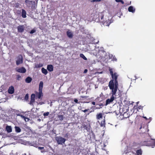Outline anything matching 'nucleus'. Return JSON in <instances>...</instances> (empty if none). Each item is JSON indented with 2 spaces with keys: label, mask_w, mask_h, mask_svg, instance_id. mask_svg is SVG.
Instances as JSON below:
<instances>
[{
  "label": "nucleus",
  "mask_w": 155,
  "mask_h": 155,
  "mask_svg": "<svg viewBox=\"0 0 155 155\" xmlns=\"http://www.w3.org/2000/svg\"><path fill=\"white\" fill-rule=\"evenodd\" d=\"M126 114V113H124V115L125 114Z\"/></svg>",
  "instance_id": "obj_50"
},
{
  "label": "nucleus",
  "mask_w": 155,
  "mask_h": 155,
  "mask_svg": "<svg viewBox=\"0 0 155 155\" xmlns=\"http://www.w3.org/2000/svg\"><path fill=\"white\" fill-rule=\"evenodd\" d=\"M23 62V58L22 56L20 55H19L17 58L16 61V64L18 65L21 64Z\"/></svg>",
  "instance_id": "obj_5"
},
{
  "label": "nucleus",
  "mask_w": 155,
  "mask_h": 155,
  "mask_svg": "<svg viewBox=\"0 0 155 155\" xmlns=\"http://www.w3.org/2000/svg\"><path fill=\"white\" fill-rule=\"evenodd\" d=\"M98 98H99V97H98L95 100H97V101H98Z\"/></svg>",
  "instance_id": "obj_45"
},
{
  "label": "nucleus",
  "mask_w": 155,
  "mask_h": 155,
  "mask_svg": "<svg viewBox=\"0 0 155 155\" xmlns=\"http://www.w3.org/2000/svg\"><path fill=\"white\" fill-rule=\"evenodd\" d=\"M97 109H99L100 108V107H98L97 108Z\"/></svg>",
  "instance_id": "obj_49"
},
{
  "label": "nucleus",
  "mask_w": 155,
  "mask_h": 155,
  "mask_svg": "<svg viewBox=\"0 0 155 155\" xmlns=\"http://www.w3.org/2000/svg\"><path fill=\"white\" fill-rule=\"evenodd\" d=\"M88 110L87 109H85L84 110H83V111L84 112H86V111H87Z\"/></svg>",
  "instance_id": "obj_40"
},
{
  "label": "nucleus",
  "mask_w": 155,
  "mask_h": 155,
  "mask_svg": "<svg viewBox=\"0 0 155 155\" xmlns=\"http://www.w3.org/2000/svg\"><path fill=\"white\" fill-rule=\"evenodd\" d=\"M55 139L59 144H62L63 143H64L66 141L65 139L61 137H56Z\"/></svg>",
  "instance_id": "obj_3"
},
{
  "label": "nucleus",
  "mask_w": 155,
  "mask_h": 155,
  "mask_svg": "<svg viewBox=\"0 0 155 155\" xmlns=\"http://www.w3.org/2000/svg\"><path fill=\"white\" fill-rule=\"evenodd\" d=\"M97 48H95V49H94L96 51H97Z\"/></svg>",
  "instance_id": "obj_47"
},
{
  "label": "nucleus",
  "mask_w": 155,
  "mask_h": 155,
  "mask_svg": "<svg viewBox=\"0 0 155 155\" xmlns=\"http://www.w3.org/2000/svg\"><path fill=\"white\" fill-rule=\"evenodd\" d=\"M80 57L83 58L84 60H87V58L85 56L82 54H80Z\"/></svg>",
  "instance_id": "obj_23"
},
{
  "label": "nucleus",
  "mask_w": 155,
  "mask_h": 155,
  "mask_svg": "<svg viewBox=\"0 0 155 155\" xmlns=\"http://www.w3.org/2000/svg\"><path fill=\"white\" fill-rule=\"evenodd\" d=\"M92 104L93 105H95V102H92Z\"/></svg>",
  "instance_id": "obj_41"
},
{
  "label": "nucleus",
  "mask_w": 155,
  "mask_h": 155,
  "mask_svg": "<svg viewBox=\"0 0 155 155\" xmlns=\"http://www.w3.org/2000/svg\"><path fill=\"white\" fill-rule=\"evenodd\" d=\"M97 109H99L100 108V107H98L97 108Z\"/></svg>",
  "instance_id": "obj_48"
},
{
  "label": "nucleus",
  "mask_w": 155,
  "mask_h": 155,
  "mask_svg": "<svg viewBox=\"0 0 155 155\" xmlns=\"http://www.w3.org/2000/svg\"><path fill=\"white\" fill-rule=\"evenodd\" d=\"M36 95H37L38 98L39 99H41V97L43 96V94L42 92V91H39V92L37 93L36 94Z\"/></svg>",
  "instance_id": "obj_16"
},
{
  "label": "nucleus",
  "mask_w": 155,
  "mask_h": 155,
  "mask_svg": "<svg viewBox=\"0 0 155 155\" xmlns=\"http://www.w3.org/2000/svg\"><path fill=\"white\" fill-rule=\"evenodd\" d=\"M105 125V122L104 120L103 121H102L101 124V127H104Z\"/></svg>",
  "instance_id": "obj_26"
},
{
  "label": "nucleus",
  "mask_w": 155,
  "mask_h": 155,
  "mask_svg": "<svg viewBox=\"0 0 155 155\" xmlns=\"http://www.w3.org/2000/svg\"><path fill=\"white\" fill-rule=\"evenodd\" d=\"M38 149L40 150H42L44 149V147H38Z\"/></svg>",
  "instance_id": "obj_35"
},
{
  "label": "nucleus",
  "mask_w": 155,
  "mask_h": 155,
  "mask_svg": "<svg viewBox=\"0 0 155 155\" xmlns=\"http://www.w3.org/2000/svg\"><path fill=\"white\" fill-rule=\"evenodd\" d=\"M10 155H16L15 154H13L12 153H11L10 154Z\"/></svg>",
  "instance_id": "obj_44"
},
{
  "label": "nucleus",
  "mask_w": 155,
  "mask_h": 155,
  "mask_svg": "<svg viewBox=\"0 0 155 155\" xmlns=\"http://www.w3.org/2000/svg\"><path fill=\"white\" fill-rule=\"evenodd\" d=\"M143 118H145V119H146V120H147V118L146 117H143Z\"/></svg>",
  "instance_id": "obj_46"
},
{
  "label": "nucleus",
  "mask_w": 155,
  "mask_h": 155,
  "mask_svg": "<svg viewBox=\"0 0 155 155\" xmlns=\"http://www.w3.org/2000/svg\"><path fill=\"white\" fill-rule=\"evenodd\" d=\"M137 155H141L142 154V151L141 150H138L136 152Z\"/></svg>",
  "instance_id": "obj_25"
},
{
  "label": "nucleus",
  "mask_w": 155,
  "mask_h": 155,
  "mask_svg": "<svg viewBox=\"0 0 155 155\" xmlns=\"http://www.w3.org/2000/svg\"><path fill=\"white\" fill-rule=\"evenodd\" d=\"M1 134L0 133V134Z\"/></svg>",
  "instance_id": "obj_55"
},
{
  "label": "nucleus",
  "mask_w": 155,
  "mask_h": 155,
  "mask_svg": "<svg viewBox=\"0 0 155 155\" xmlns=\"http://www.w3.org/2000/svg\"><path fill=\"white\" fill-rule=\"evenodd\" d=\"M45 152H46V151L45 149L41 150V153H44Z\"/></svg>",
  "instance_id": "obj_38"
},
{
  "label": "nucleus",
  "mask_w": 155,
  "mask_h": 155,
  "mask_svg": "<svg viewBox=\"0 0 155 155\" xmlns=\"http://www.w3.org/2000/svg\"><path fill=\"white\" fill-rule=\"evenodd\" d=\"M41 71L42 73L45 75H46L48 73V71L47 70L44 68H42Z\"/></svg>",
  "instance_id": "obj_22"
},
{
  "label": "nucleus",
  "mask_w": 155,
  "mask_h": 155,
  "mask_svg": "<svg viewBox=\"0 0 155 155\" xmlns=\"http://www.w3.org/2000/svg\"><path fill=\"white\" fill-rule=\"evenodd\" d=\"M35 31H36L35 30L33 29L30 32V33L31 34H33V33H34L35 32Z\"/></svg>",
  "instance_id": "obj_31"
},
{
  "label": "nucleus",
  "mask_w": 155,
  "mask_h": 155,
  "mask_svg": "<svg viewBox=\"0 0 155 155\" xmlns=\"http://www.w3.org/2000/svg\"><path fill=\"white\" fill-rule=\"evenodd\" d=\"M24 119L26 122L28 121L29 120V119L28 118L26 117Z\"/></svg>",
  "instance_id": "obj_36"
},
{
  "label": "nucleus",
  "mask_w": 155,
  "mask_h": 155,
  "mask_svg": "<svg viewBox=\"0 0 155 155\" xmlns=\"http://www.w3.org/2000/svg\"><path fill=\"white\" fill-rule=\"evenodd\" d=\"M49 113L48 112H46L45 113H44L43 114V115L45 117L47 116L49 114Z\"/></svg>",
  "instance_id": "obj_27"
},
{
  "label": "nucleus",
  "mask_w": 155,
  "mask_h": 155,
  "mask_svg": "<svg viewBox=\"0 0 155 155\" xmlns=\"http://www.w3.org/2000/svg\"><path fill=\"white\" fill-rule=\"evenodd\" d=\"M103 117V114L100 113L96 115V118L97 119H100Z\"/></svg>",
  "instance_id": "obj_20"
},
{
  "label": "nucleus",
  "mask_w": 155,
  "mask_h": 155,
  "mask_svg": "<svg viewBox=\"0 0 155 155\" xmlns=\"http://www.w3.org/2000/svg\"><path fill=\"white\" fill-rule=\"evenodd\" d=\"M28 98V94H27L25 97V99L26 100H27Z\"/></svg>",
  "instance_id": "obj_30"
},
{
  "label": "nucleus",
  "mask_w": 155,
  "mask_h": 155,
  "mask_svg": "<svg viewBox=\"0 0 155 155\" xmlns=\"http://www.w3.org/2000/svg\"><path fill=\"white\" fill-rule=\"evenodd\" d=\"M64 119V117L63 115H58L57 117L55 118V120L57 121L60 120L62 121Z\"/></svg>",
  "instance_id": "obj_12"
},
{
  "label": "nucleus",
  "mask_w": 155,
  "mask_h": 155,
  "mask_svg": "<svg viewBox=\"0 0 155 155\" xmlns=\"http://www.w3.org/2000/svg\"><path fill=\"white\" fill-rule=\"evenodd\" d=\"M104 16V14L102 13H100L99 14L98 16L99 17V18L98 21L100 22H102Z\"/></svg>",
  "instance_id": "obj_10"
},
{
  "label": "nucleus",
  "mask_w": 155,
  "mask_h": 155,
  "mask_svg": "<svg viewBox=\"0 0 155 155\" xmlns=\"http://www.w3.org/2000/svg\"><path fill=\"white\" fill-rule=\"evenodd\" d=\"M137 79V78H136V79Z\"/></svg>",
  "instance_id": "obj_54"
},
{
  "label": "nucleus",
  "mask_w": 155,
  "mask_h": 155,
  "mask_svg": "<svg viewBox=\"0 0 155 155\" xmlns=\"http://www.w3.org/2000/svg\"><path fill=\"white\" fill-rule=\"evenodd\" d=\"M74 101L75 102L78 103V100L77 99H75L74 100Z\"/></svg>",
  "instance_id": "obj_37"
},
{
  "label": "nucleus",
  "mask_w": 155,
  "mask_h": 155,
  "mask_svg": "<svg viewBox=\"0 0 155 155\" xmlns=\"http://www.w3.org/2000/svg\"><path fill=\"white\" fill-rule=\"evenodd\" d=\"M91 45H93L92 44Z\"/></svg>",
  "instance_id": "obj_52"
},
{
  "label": "nucleus",
  "mask_w": 155,
  "mask_h": 155,
  "mask_svg": "<svg viewBox=\"0 0 155 155\" xmlns=\"http://www.w3.org/2000/svg\"><path fill=\"white\" fill-rule=\"evenodd\" d=\"M2 153L1 151H0V155H2Z\"/></svg>",
  "instance_id": "obj_43"
},
{
  "label": "nucleus",
  "mask_w": 155,
  "mask_h": 155,
  "mask_svg": "<svg viewBox=\"0 0 155 155\" xmlns=\"http://www.w3.org/2000/svg\"><path fill=\"white\" fill-rule=\"evenodd\" d=\"M47 69L50 72L52 71L53 70V66L51 64L48 65L47 66Z\"/></svg>",
  "instance_id": "obj_15"
},
{
  "label": "nucleus",
  "mask_w": 155,
  "mask_h": 155,
  "mask_svg": "<svg viewBox=\"0 0 155 155\" xmlns=\"http://www.w3.org/2000/svg\"><path fill=\"white\" fill-rule=\"evenodd\" d=\"M105 58L108 60L111 59V60L114 61H117V59L114 56H113L112 54L109 53H106L105 56Z\"/></svg>",
  "instance_id": "obj_4"
},
{
  "label": "nucleus",
  "mask_w": 155,
  "mask_h": 155,
  "mask_svg": "<svg viewBox=\"0 0 155 155\" xmlns=\"http://www.w3.org/2000/svg\"><path fill=\"white\" fill-rule=\"evenodd\" d=\"M6 130L8 133H10L12 131V128L10 126H6Z\"/></svg>",
  "instance_id": "obj_19"
},
{
  "label": "nucleus",
  "mask_w": 155,
  "mask_h": 155,
  "mask_svg": "<svg viewBox=\"0 0 155 155\" xmlns=\"http://www.w3.org/2000/svg\"><path fill=\"white\" fill-rule=\"evenodd\" d=\"M128 11L130 12H131L132 13H134L135 12V8L133 6H130L128 8Z\"/></svg>",
  "instance_id": "obj_13"
},
{
  "label": "nucleus",
  "mask_w": 155,
  "mask_h": 155,
  "mask_svg": "<svg viewBox=\"0 0 155 155\" xmlns=\"http://www.w3.org/2000/svg\"><path fill=\"white\" fill-rule=\"evenodd\" d=\"M32 78L30 77H28L25 80V81L27 83H30L32 81Z\"/></svg>",
  "instance_id": "obj_21"
},
{
  "label": "nucleus",
  "mask_w": 155,
  "mask_h": 155,
  "mask_svg": "<svg viewBox=\"0 0 155 155\" xmlns=\"http://www.w3.org/2000/svg\"><path fill=\"white\" fill-rule=\"evenodd\" d=\"M14 92V87L13 86L9 87L8 90V92L10 94H12Z\"/></svg>",
  "instance_id": "obj_14"
},
{
  "label": "nucleus",
  "mask_w": 155,
  "mask_h": 155,
  "mask_svg": "<svg viewBox=\"0 0 155 155\" xmlns=\"http://www.w3.org/2000/svg\"><path fill=\"white\" fill-rule=\"evenodd\" d=\"M91 50H93L92 49H91Z\"/></svg>",
  "instance_id": "obj_53"
},
{
  "label": "nucleus",
  "mask_w": 155,
  "mask_h": 155,
  "mask_svg": "<svg viewBox=\"0 0 155 155\" xmlns=\"http://www.w3.org/2000/svg\"><path fill=\"white\" fill-rule=\"evenodd\" d=\"M21 78V76L20 75H17V79L18 80H19Z\"/></svg>",
  "instance_id": "obj_34"
},
{
  "label": "nucleus",
  "mask_w": 155,
  "mask_h": 155,
  "mask_svg": "<svg viewBox=\"0 0 155 155\" xmlns=\"http://www.w3.org/2000/svg\"><path fill=\"white\" fill-rule=\"evenodd\" d=\"M110 73L112 76V79L109 82L108 86L111 90V94H112L110 99H108L106 101V105L112 103L114 100L115 97L116 96V92L118 89V83L117 81V75L116 73L113 74L112 69L109 70Z\"/></svg>",
  "instance_id": "obj_1"
},
{
  "label": "nucleus",
  "mask_w": 155,
  "mask_h": 155,
  "mask_svg": "<svg viewBox=\"0 0 155 155\" xmlns=\"http://www.w3.org/2000/svg\"><path fill=\"white\" fill-rule=\"evenodd\" d=\"M87 69H85L84 70V73H87Z\"/></svg>",
  "instance_id": "obj_39"
},
{
  "label": "nucleus",
  "mask_w": 155,
  "mask_h": 155,
  "mask_svg": "<svg viewBox=\"0 0 155 155\" xmlns=\"http://www.w3.org/2000/svg\"><path fill=\"white\" fill-rule=\"evenodd\" d=\"M143 145L146 146H151L152 148H153L155 146V139H150L144 141L143 143Z\"/></svg>",
  "instance_id": "obj_2"
},
{
  "label": "nucleus",
  "mask_w": 155,
  "mask_h": 155,
  "mask_svg": "<svg viewBox=\"0 0 155 155\" xmlns=\"http://www.w3.org/2000/svg\"><path fill=\"white\" fill-rule=\"evenodd\" d=\"M18 116H20V117H21V118L23 119H24L26 117H25V116L22 115H21L20 114H18Z\"/></svg>",
  "instance_id": "obj_33"
},
{
  "label": "nucleus",
  "mask_w": 155,
  "mask_h": 155,
  "mask_svg": "<svg viewBox=\"0 0 155 155\" xmlns=\"http://www.w3.org/2000/svg\"><path fill=\"white\" fill-rule=\"evenodd\" d=\"M16 70L18 72L21 73H25L26 71V69L24 67L17 68L16 69Z\"/></svg>",
  "instance_id": "obj_7"
},
{
  "label": "nucleus",
  "mask_w": 155,
  "mask_h": 155,
  "mask_svg": "<svg viewBox=\"0 0 155 155\" xmlns=\"http://www.w3.org/2000/svg\"><path fill=\"white\" fill-rule=\"evenodd\" d=\"M43 103H44L43 102H40L39 104L41 105V104H42Z\"/></svg>",
  "instance_id": "obj_42"
},
{
  "label": "nucleus",
  "mask_w": 155,
  "mask_h": 155,
  "mask_svg": "<svg viewBox=\"0 0 155 155\" xmlns=\"http://www.w3.org/2000/svg\"><path fill=\"white\" fill-rule=\"evenodd\" d=\"M131 3V2H130V4Z\"/></svg>",
  "instance_id": "obj_51"
},
{
  "label": "nucleus",
  "mask_w": 155,
  "mask_h": 155,
  "mask_svg": "<svg viewBox=\"0 0 155 155\" xmlns=\"http://www.w3.org/2000/svg\"><path fill=\"white\" fill-rule=\"evenodd\" d=\"M102 0H93L91 1L93 2H101L102 1Z\"/></svg>",
  "instance_id": "obj_32"
},
{
  "label": "nucleus",
  "mask_w": 155,
  "mask_h": 155,
  "mask_svg": "<svg viewBox=\"0 0 155 155\" xmlns=\"http://www.w3.org/2000/svg\"><path fill=\"white\" fill-rule=\"evenodd\" d=\"M67 35L70 38H72L73 36V33L70 30H68L67 32Z\"/></svg>",
  "instance_id": "obj_9"
},
{
  "label": "nucleus",
  "mask_w": 155,
  "mask_h": 155,
  "mask_svg": "<svg viewBox=\"0 0 155 155\" xmlns=\"http://www.w3.org/2000/svg\"><path fill=\"white\" fill-rule=\"evenodd\" d=\"M115 1L117 2H120L122 4H124V2L122 0H115Z\"/></svg>",
  "instance_id": "obj_29"
},
{
  "label": "nucleus",
  "mask_w": 155,
  "mask_h": 155,
  "mask_svg": "<svg viewBox=\"0 0 155 155\" xmlns=\"http://www.w3.org/2000/svg\"><path fill=\"white\" fill-rule=\"evenodd\" d=\"M43 85V83L42 81H40L39 84V91H42V88Z\"/></svg>",
  "instance_id": "obj_18"
},
{
  "label": "nucleus",
  "mask_w": 155,
  "mask_h": 155,
  "mask_svg": "<svg viewBox=\"0 0 155 155\" xmlns=\"http://www.w3.org/2000/svg\"><path fill=\"white\" fill-rule=\"evenodd\" d=\"M15 129L16 132L19 133L21 132V130L19 127L16 126L15 127Z\"/></svg>",
  "instance_id": "obj_24"
},
{
  "label": "nucleus",
  "mask_w": 155,
  "mask_h": 155,
  "mask_svg": "<svg viewBox=\"0 0 155 155\" xmlns=\"http://www.w3.org/2000/svg\"><path fill=\"white\" fill-rule=\"evenodd\" d=\"M42 66V65L41 64H37L35 65V68H40Z\"/></svg>",
  "instance_id": "obj_28"
},
{
  "label": "nucleus",
  "mask_w": 155,
  "mask_h": 155,
  "mask_svg": "<svg viewBox=\"0 0 155 155\" xmlns=\"http://www.w3.org/2000/svg\"><path fill=\"white\" fill-rule=\"evenodd\" d=\"M35 95L34 94H32L31 95V101L29 103L31 105H33L34 103L35 102Z\"/></svg>",
  "instance_id": "obj_8"
},
{
  "label": "nucleus",
  "mask_w": 155,
  "mask_h": 155,
  "mask_svg": "<svg viewBox=\"0 0 155 155\" xmlns=\"http://www.w3.org/2000/svg\"><path fill=\"white\" fill-rule=\"evenodd\" d=\"M26 13L24 9H22V17L23 18H25L26 17Z\"/></svg>",
  "instance_id": "obj_17"
},
{
  "label": "nucleus",
  "mask_w": 155,
  "mask_h": 155,
  "mask_svg": "<svg viewBox=\"0 0 155 155\" xmlns=\"http://www.w3.org/2000/svg\"><path fill=\"white\" fill-rule=\"evenodd\" d=\"M17 29L19 32H22L24 31V27L23 25H19L17 27Z\"/></svg>",
  "instance_id": "obj_11"
},
{
  "label": "nucleus",
  "mask_w": 155,
  "mask_h": 155,
  "mask_svg": "<svg viewBox=\"0 0 155 155\" xmlns=\"http://www.w3.org/2000/svg\"><path fill=\"white\" fill-rule=\"evenodd\" d=\"M105 20V21L103 22V25L104 26H109L112 21H110L109 18L107 19L106 18Z\"/></svg>",
  "instance_id": "obj_6"
}]
</instances>
